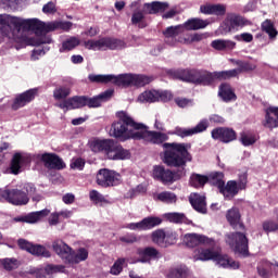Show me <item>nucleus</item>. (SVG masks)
I'll list each match as a JSON object with an SVG mask.
<instances>
[{
    "label": "nucleus",
    "instance_id": "603ef678",
    "mask_svg": "<svg viewBox=\"0 0 278 278\" xmlns=\"http://www.w3.org/2000/svg\"><path fill=\"white\" fill-rule=\"evenodd\" d=\"M43 270H45L46 275H55L58 273H65L66 266L48 264L45 266Z\"/></svg>",
    "mask_w": 278,
    "mask_h": 278
},
{
    "label": "nucleus",
    "instance_id": "1a4fd4ad",
    "mask_svg": "<svg viewBox=\"0 0 278 278\" xmlns=\"http://www.w3.org/2000/svg\"><path fill=\"white\" fill-rule=\"evenodd\" d=\"M92 84H114L115 86H134V74L114 75H94L88 77Z\"/></svg>",
    "mask_w": 278,
    "mask_h": 278
},
{
    "label": "nucleus",
    "instance_id": "49530a36",
    "mask_svg": "<svg viewBox=\"0 0 278 278\" xmlns=\"http://www.w3.org/2000/svg\"><path fill=\"white\" fill-rule=\"evenodd\" d=\"M260 140V136L253 134V132H241L240 134V142L243 144V147H252V144H255Z\"/></svg>",
    "mask_w": 278,
    "mask_h": 278
},
{
    "label": "nucleus",
    "instance_id": "5fc2aeb1",
    "mask_svg": "<svg viewBox=\"0 0 278 278\" xmlns=\"http://www.w3.org/2000/svg\"><path fill=\"white\" fill-rule=\"evenodd\" d=\"M151 77L144 75H134L132 86L142 88L143 86L149 85Z\"/></svg>",
    "mask_w": 278,
    "mask_h": 278
},
{
    "label": "nucleus",
    "instance_id": "423d86ee",
    "mask_svg": "<svg viewBox=\"0 0 278 278\" xmlns=\"http://www.w3.org/2000/svg\"><path fill=\"white\" fill-rule=\"evenodd\" d=\"M52 249L62 262L70 266H74V264H79L88 260V250H86V248H80L75 252L73 248L62 240L53 241Z\"/></svg>",
    "mask_w": 278,
    "mask_h": 278
},
{
    "label": "nucleus",
    "instance_id": "864d4df0",
    "mask_svg": "<svg viewBox=\"0 0 278 278\" xmlns=\"http://www.w3.org/2000/svg\"><path fill=\"white\" fill-rule=\"evenodd\" d=\"M131 23L132 25H138L140 29L147 27V22H144V14H142V12L132 13Z\"/></svg>",
    "mask_w": 278,
    "mask_h": 278
},
{
    "label": "nucleus",
    "instance_id": "79ce46f5",
    "mask_svg": "<svg viewBox=\"0 0 278 278\" xmlns=\"http://www.w3.org/2000/svg\"><path fill=\"white\" fill-rule=\"evenodd\" d=\"M154 200L170 205L177 203V195L170 191H162L154 198Z\"/></svg>",
    "mask_w": 278,
    "mask_h": 278
},
{
    "label": "nucleus",
    "instance_id": "4d7b16f0",
    "mask_svg": "<svg viewBox=\"0 0 278 278\" xmlns=\"http://www.w3.org/2000/svg\"><path fill=\"white\" fill-rule=\"evenodd\" d=\"M89 198H90V201L94 203V205H99V203H108V200L105 199V197L97 190H91L89 192Z\"/></svg>",
    "mask_w": 278,
    "mask_h": 278
},
{
    "label": "nucleus",
    "instance_id": "4468645a",
    "mask_svg": "<svg viewBox=\"0 0 278 278\" xmlns=\"http://www.w3.org/2000/svg\"><path fill=\"white\" fill-rule=\"evenodd\" d=\"M137 140H144L146 142H151L152 144H162L164 148V142L168 140V135L155 130H149V126L144 125L143 128L139 129Z\"/></svg>",
    "mask_w": 278,
    "mask_h": 278
},
{
    "label": "nucleus",
    "instance_id": "09e8293b",
    "mask_svg": "<svg viewBox=\"0 0 278 278\" xmlns=\"http://www.w3.org/2000/svg\"><path fill=\"white\" fill-rule=\"evenodd\" d=\"M236 64L238 66V68H235V71H237V77L240 73H250V71H255V68H257L255 64L247 61H237Z\"/></svg>",
    "mask_w": 278,
    "mask_h": 278
},
{
    "label": "nucleus",
    "instance_id": "4c0bfd02",
    "mask_svg": "<svg viewBox=\"0 0 278 278\" xmlns=\"http://www.w3.org/2000/svg\"><path fill=\"white\" fill-rule=\"evenodd\" d=\"M211 47L216 51H231L236 49V42L229 40L217 39L212 41Z\"/></svg>",
    "mask_w": 278,
    "mask_h": 278
},
{
    "label": "nucleus",
    "instance_id": "4be33fe9",
    "mask_svg": "<svg viewBox=\"0 0 278 278\" xmlns=\"http://www.w3.org/2000/svg\"><path fill=\"white\" fill-rule=\"evenodd\" d=\"M226 220H228L230 227L235 229V231H247V226H244V222H242L240 208L232 207L228 210L226 213Z\"/></svg>",
    "mask_w": 278,
    "mask_h": 278
},
{
    "label": "nucleus",
    "instance_id": "bf43d9fd",
    "mask_svg": "<svg viewBox=\"0 0 278 278\" xmlns=\"http://www.w3.org/2000/svg\"><path fill=\"white\" fill-rule=\"evenodd\" d=\"M174 134L179 138H189L190 136H193L192 128L176 127Z\"/></svg>",
    "mask_w": 278,
    "mask_h": 278
},
{
    "label": "nucleus",
    "instance_id": "052dcab7",
    "mask_svg": "<svg viewBox=\"0 0 278 278\" xmlns=\"http://www.w3.org/2000/svg\"><path fill=\"white\" fill-rule=\"evenodd\" d=\"M123 264H125V258H118L111 267V275H121L123 273Z\"/></svg>",
    "mask_w": 278,
    "mask_h": 278
},
{
    "label": "nucleus",
    "instance_id": "2f4dec72",
    "mask_svg": "<svg viewBox=\"0 0 278 278\" xmlns=\"http://www.w3.org/2000/svg\"><path fill=\"white\" fill-rule=\"evenodd\" d=\"M27 156L23 155L21 152L14 153L10 165L12 175H18L23 164H27Z\"/></svg>",
    "mask_w": 278,
    "mask_h": 278
},
{
    "label": "nucleus",
    "instance_id": "7c9ffc66",
    "mask_svg": "<svg viewBox=\"0 0 278 278\" xmlns=\"http://www.w3.org/2000/svg\"><path fill=\"white\" fill-rule=\"evenodd\" d=\"M210 184V177L198 173H192L189 177V186L197 190L205 188V185Z\"/></svg>",
    "mask_w": 278,
    "mask_h": 278
},
{
    "label": "nucleus",
    "instance_id": "774afa93",
    "mask_svg": "<svg viewBox=\"0 0 278 278\" xmlns=\"http://www.w3.org/2000/svg\"><path fill=\"white\" fill-rule=\"evenodd\" d=\"M157 101H163V103H168V101H172L173 93L170 91H157Z\"/></svg>",
    "mask_w": 278,
    "mask_h": 278
},
{
    "label": "nucleus",
    "instance_id": "7ed1b4c3",
    "mask_svg": "<svg viewBox=\"0 0 278 278\" xmlns=\"http://www.w3.org/2000/svg\"><path fill=\"white\" fill-rule=\"evenodd\" d=\"M174 79L187 81L188 84H195V86H212L216 79L225 81L238 77V71L229 70L222 72H207L203 70H176L172 72Z\"/></svg>",
    "mask_w": 278,
    "mask_h": 278
},
{
    "label": "nucleus",
    "instance_id": "2eb2a0df",
    "mask_svg": "<svg viewBox=\"0 0 278 278\" xmlns=\"http://www.w3.org/2000/svg\"><path fill=\"white\" fill-rule=\"evenodd\" d=\"M17 247L22 251H26L30 253V255H35V257H51V252L41 244H34L26 239H18Z\"/></svg>",
    "mask_w": 278,
    "mask_h": 278
},
{
    "label": "nucleus",
    "instance_id": "f257e3e1",
    "mask_svg": "<svg viewBox=\"0 0 278 278\" xmlns=\"http://www.w3.org/2000/svg\"><path fill=\"white\" fill-rule=\"evenodd\" d=\"M192 144L186 142H165L163 144V159L162 162L168 168H178L172 170L164 165H155L153 167V178L161 184H175L186 177V166L188 162L192 161V154L190 149Z\"/></svg>",
    "mask_w": 278,
    "mask_h": 278
},
{
    "label": "nucleus",
    "instance_id": "37998d69",
    "mask_svg": "<svg viewBox=\"0 0 278 278\" xmlns=\"http://www.w3.org/2000/svg\"><path fill=\"white\" fill-rule=\"evenodd\" d=\"M157 90H147L139 94L138 101L140 103H155L157 101Z\"/></svg>",
    "mask_w": 278,
    "mask_h": 278
},
{
    "label": "nucleus",
    "instance_id": "0e129e2a",
    "mask_svg": "<svg viewBox=\"0 0 278 278\" xmlns=\"http://www.w3.org/2000/svg\"><path fill=\"white\" fill-rule=\"evenodd\" d=\"M17 262L18 261H16L15 258H4L2 261V266L4 270H14V268H16Z\"/></svg>",
    "mask_w": 278,
    "mask_h": 278
},
{
    "label": "nucleus",
    "instance_id": "9d476101",
    "mask_svg": "<svg viewBox=\"0 0 278 278\" xmlns=\"http://www.w3.org/2000/svg\"><path fill=\"white\" fill-rule=\"evenodd\" d=\"M248 178L247 174H242L239 176L237 180H228L224 186L220 188L219 193L223 194L224 199L231 201L240 193V190H247Z\"/></svg>",
    "mask_w": 278,
    "mask_h": 278
},
{
    "label": "nucleus",
    "instance_id": "f3484780",
    "mask_svg": "<svg viewBox=\"0 0 278 278\" xmlns=\"http://www.w3.org/2000/svg\"><path fill=\"white\" fill-rule=\"evenodd\" d=\"M244 25V17L240 15H230L225 22H223L217 30V34H236L240 27Z\"/></svg>",
    "mask_w": 278,
    "mask_h": 278
},
{
    "label": "nucleus",
    "instance_id": "f8f14e48",
    "mask_svg": "<svg viewBox=\"0 0 278 278\" xmlns=\"http://www.w3.org/2000/svg\"><path fill=\"white\" fill-rule=\"evenodd\" d=\"M123 45V40L112 37H104L99 40H88L84 42L85 49H89L91 51H103V49H121Z\"/></svg>",
    "mask_w": 278,
    "mask_h": 278
},
{
    "label": "nucleus",
    "instance_id": "9b49d317",
    "mask_svg": "<svg viewBox=\"0 0 278 278\" xmlns=\"http://www.w3.org/2000/svg\"><path fill=\"white\" fill-rule=\"evenodd\" d=\"M15 42L14 48L18 51L25 47H40V45H51V36H13L9 37Z\"/></svg>",
    "mask_w": 278,
    "mask_h": 278
},
{
    "label": "nucleus",
    "instance_id": "0eeeda50",
    "mask_svg": "<svg viewBox=\"0 0 278 278\" xmlns=\"http://www.w3.org/2000/svg\"><path fill=\"white\" fill-rule=\"evenodd\" d=\"M247 230H236L225 235V242L233 251L244 257L249 256V238L247 237Z\"/></svg>",
    "mask_w": 278,
    "mask_h": 278
},
{
    "label": "nucleus",
    "instance_id": "b1692460",
    "mask_svg": "<svg viewBox=\"0 0 278 278\" xmlns=\"http://www.w3.org/2000/svg\"><path fill=\"white\" fill-rule=\"evenodd\" d=\"M182 242L189 249H194V247H199V244H214V240L210 239L205 235H199L194 232L186 233L184 236Z\"/></svg>",
    "mask_w": 278,
    "mask_h": 278
},
{
    "label": "nucleus",
    "instance_id": "473e14b6",
    "mask_svg": "<svg viewBox=\"0 0 278 278\" xmlns=\"http://www.w3.org/2000/svg\"><path fill=\"white\" fill-rule=\"evenodd\" d=\"M216 257V252L211 249L198 248L194 250L193 260L195 262H208V260H213Z\"/></svg>",
    "mask_w": 278,
    "mask_h": 278
},
{
    "label": "nucleus",
    "instance_id": "a878e982",
    "mask_svg": "<svg viewBox=\"0 0 278 278\" xmlns=\"http://www.w3.org/2000/svg\"><path fill=\"white\" fill-rule=\"evenodd\" d=\"M137 254L139 255V262L141 264H147V262H151V260H157L160 257V251L153 247L139 248L137 250Z\"/></svg>",
    "mask_w": 278,
    "mask_h": 278
},
{
    "label": "nucleus",
    "instance_id": "680f3d73",
    "mask_svg": "<svg viewBox=\"0 0 278 278\" xmlns=\"http://www.w3.org/2000/svg\"><path fill=\"white\" fill-rule=\"evenodd\" d=\"M86 106L89 109L101 108V100L99 96H96L93 98L86 96Z\"/></svg>",
    "mask_w": 278,
    "mask_h": 278
},
{
    "label": "nucleus",
    "instance_id": "bb28decb",
    "mask_svg": "<svg viewBox=\"0 0 278 278\" xmlns=\"http://www.w3.org/2000/svg\"><path fill=\"white\" fill-rule=\"evenodd\" d=\"M49 210H41L38 212H33L24 216H17L14 218L15 223H28L34 225V223H38L40 218H45V216H49Z\"/></svg>",
    "mask_w": 278,
    "mask_h": 278
},
{
    "label": "nucleus",
    "instance_id": "de8ad7c7",
    "mask_svg": "<svg viewBox=\"0 0 278 278\" xmlns=\"http://www.w3.org/2000/svg\"><path fill=\"white\" fill-rule=\"evenodd\" d=\"M177 240H179V235L177 233V231L173 229L165 230L164 249H168V247H173V244H177Z\"/></svg>",
    "mask_w": 278,
    "mask_h": 278
},
{
    "label": "nucleus",
    "instance_id": "a18cd8bd",
    "mask_svg": "<svg viewBox=\"0 0 278 278\" xmlns=\"http://www.w3.org/2000/svg\"><path fill=\"white\" fill-rule=\"evenodd\" d=\"M168 278H188V267L186 265H179L170 268L167 275Z\"/></svg>",
    "mask_w": 278,
    "mask_h": 278
},
{
    "label": "nucleus",
    "instance_id": "58836bf2",
    "mask_svg": "<svg viewBox=\"0 0 278 278\" xmlns=\"http://www.w3.org/2000/svg\"><path fill=\"white\" fill-rule=\"evenodd\" d=\"M208 181L220 192V189L225 185V173L223 172H212L208 175Z\"/></svg>",
    "mask_w": 278,
    "mask_h": 278
},
{
    "label": "nucleus",
    "instance_id": "393cba45",
    "mask_svg": "<svg viewBox=\"0 0 278 278\" xmlns=\"http://www.w3.org/2000/svg\"><path fill=\"white\" fill-rule=\"evenodd\" d=\"M203 37L193 36V37H184V36H165L164 42L169 47H175L177 45H192V42H201Z\"/></svg>",
    "mask_w": 278,
    "mask_h": 278
},
{
    "label": "nucleus",
    "instance_id": "6e6d98bb",
    "mask_svg": "<svg viewBox=\"0 0 278 278\" xmlns=\"http://www.w3.org/2000/svg\"><path fill=\"white\" fill-rule=\"evenodd\" d=\"M208 127H210V121L202 119L193 128H191V131L194 136L197 134H203V131H207Z\"/></svg>",
    "mask_w": 278,
    "mask_h": 278
},
{
    "label": "nucleus",
    "instance_id": "c756f323",
    "mask_svg": "<svg viewBox=\"0 0 278 278\" xmlns=\"http://www.w3.org/2000/svg\"><path fill=\"white\" fill-rule=\"evenodd\" d=\"M214 262H217L218 266L222 268H233V270L240 268V263L231 260L227 255H222L218 252L215 253Z\"/></svg>",
    "mask_w": 278,
    "mask_h": 278
},
{
    "label": "nucleus",
    "instance_id": "cd10ccee",
    "mask_svg": "<svg viewBox=\"0 0 278 278\" xmlns=\"http://www.w3.org/2000/svg\"><path fill=\"white\" fill-rule=\"evenodd\" d=\"M189 202L195 212L199 214H207V202H205V195L193 193L189 197Z\"/></svg>",
    "mask_w": 278,
    "mask_h": 278
},
{
    "label": "nucleus",
    "instance_id": "39448f33",
    "mask_svg": "<svg viewBox=\"0 0 278 278\" xmlns=\"http://www.w3.org/2000/svg\"><path fill=\"white\" fill-rule=\"evenodd\" d=\"M37 189L36 185L31 182H26L21 189H4L1 191L2 199L11 205L23 206L29 203V197L33 198V201H40V195H36Z\"/></svg>",
    "mask_w": 278,
    "mask_h": 278
},
{
    "label": "nucleus",
    "instance_id": "a211bd4d",
    "mask_svg": "<svg viewBox=\"0 0 278 278\" xmlns=\"http://www.w3.org/2000/svg\"><path fill=\"white\" fill-rule=\"evenodd\" d=\"M211 138H213V140H217L218 142H223V144H229V142L238 140V134L236 130H233V128L216 127L211 131Z\"/></svg>",
    "mask_w": 278,
    "mask_h": 278
},
{
    "label": "nucleus",
    "instance_id": "f704fd0d",
    "mask_svg": "<svg viewBox=\"0 0 278 278\" xmlns=\"http://www.w3.org/2000/svg\"><path fill=\"white\" fill-rule=\"evenodd\" d=\"M218 94L226 103H229V101H236V99H238L236 92H233V89H231V85L227 83L219 86Z\"/></svg>",
    "mask_w": 278,
    "mask_h": 278
},
{
    "label": "nucleus",
    "instance_id": "5701e85b",
    "mask_svg": "<svg viewBox=\"0 0 278 278\" xmlns=\"http://www.w3.org/2000/svg\"><path fill=\"white\" fill-rule=\"evenodd\" d=\"M86 96H74L58 103L56 108L66 110V112H68V110H81V108H86Z\"/></svg>",
    "mask_w": 278,
    "mask_h": 278
},
{
    "label": "nucleus",
    "instance_id": "8fccbe9b",
    "mask_svg": "<svg viewBox=\"0 0 278 278\" xmlns=\"http://www.w3.org/2000/svg\"><path fill=\"white\" fill-rule=\"evenodd\" d=\"M76 47H79V39L76 37H71L70 39L62 42V47L60 48V53H64V51H73Z\"/></svg>",
    "mask_w": 278,
    "mask_h": 278
},
{
    "label": "nucleus",
    "instance_id": "3c124183",
    "mask_svg": "<svg viewBox=\"0 0 278 278\" xmlns=\"http://www.w3.org/2000/svg\"><path fill=\"white\" fill-rule=\"evenodd\" d=\"M262 30L268 36H277L278 34L277 28H275V23H273L271 20H265L262 23Z\"/></svg>",
    "mask_w": 278,
    "mask_h": 278
},
{
    "label": "nucleus",
    "instance_id": "338daca9",
    "mask_svg": "<svg viewBox=\"0 0 278 278\" xmlns=\"http://www.w3.org/2000/svg\"><path fill=\"white\" fill-rule=\"evenodd\" d=\"M42 12H43V14H55V12H58V9L55 8V2L50 1V2L46 3L42 7Z\"/></svg>",
    "mask_w": 278,
    "mask_h": 278
},
{
    "label": "nucleus",
    "instance_id": "72a5a7b5",
    "mask_svg": "<svg viewBox=\"0 0 278 278\" xmlns=\"http://www.w3.org/2000/svg\"><path fill=\"white\" fill-rule=\"evenodd\" d=\"M129 150H126L119 143L113 146V149L109 152V160H127L129 159Z\"/></svg>",
    "mask_w": 278,
    "mask_h": 278
},
{
    "label": "nucleus",
    "instance_id": "412c9836",
    "mask_svg": "<svg viewBox=\"0 0 278 278\" xmlns=\"http://www.w3.org/2000/svg\"><path fill=\"white\" fill-rule=\"evenodd\" d=\"M161 223H162V218L155 217V216H149V217H144L141 222L129 224L128 229H132L134 231H136V229L138 231H149L150 229L160 227Z\"/></svg>",
    "mask_w": 278,
    "mask_h": 278
},
{
    "label": "nucleus",
    "instance_id": "dca6fc26",
    "mask_svg": "<svg viewBox=\"0 0 278 278\" xmlns=\"http://www.w3.org/2000/svg\"><path fill=\"white\" fill-rule=\"evenodd\" d=\"M37 160H40L49 170H64L66 168V163L55 153L45 152L43 154H39Z\"/></svg>",
    "mask_w": 278,
    "mask_h": 278
},
{
    "label": "nucleus",
    "instance_id": "c9c22d12",
    "mask_svg": "<svg viewBox=\"0 0 278 278\" xmlns=\"http://www.w3.org/2000/svg\"><path fill=\"white\" fill-rule=\"evenodd\" d=\"M143 8L147 14H160V12H166V10H168V3L154 1L144 3Z\"/></svg>",
    "mask_w": 278,
    "mask_h": 278
},
{
    "label": "nucleus",
    "instance_id": "c85d7f7f",
    "mask_svg": "<svg viewBox=\"0 0 278 278\" xmlns=\"http://www.w3.org/2000/svg\"><path fill=\"white\" fill-rule=\"evenodd\" d=\"M116 142L113 139H103V140H96L92 143V151L96 153H105L108 157H110V153L112 149H114V144Z\"/></svg>",
    "mask_w": 278,
    "mask_h": 278
},
{
    "label": "nucleus",
    "instance_id": "6ab92c4d",
    "mask_svg": "<svg viewBox=\"0 0 278 278\" xmlns=\"http://www.w3.org/2000/svg\"><path fill=\"white\" fill-rule=\"evenodd\" d=\"M37 94H38V89H36V88L28 89V90L17 94L13 100L11 110L16 112V110H21V108H25V105L31 103V101H34V99H36Z\"/></svg>",
    "mask_w": 278,
    "mask_h": 278
},
{
    "label": "nucleus",
    "instance_id": "ddd939ff",
    "mask_svg": "<svg viewBox=\"0 0 278 278\" xmlns=\"http://www.w3.org/2000/svg\"><path fill=\"white\" fill-rule=\"evenodd\" d=\"M96 182L98 186H101V188L118 186V184H121V174L112 169L101 168L97 173Z\"/></svg>",
    "mask_w": 278,
    "mask_h": 278
},
{
    "label": "nucleus",
    "instance_id": "13d9d810",
    "mask_svg": "<svg viewBox=\"0 0 278 278\" xmlns=\"http://www.w3.org/2000/svg\"><path fill=\"white\" fill-rule=\"evenodd\" d=\"M263 230L265 233H273L275 231H278L277 224L275 223V219H267L263 222Z\"/></svg>",
    "mask_w": 278,
    "mask_h": 278
},
{
    "label": "nucleus",
    "instance_id": "f03ea898",
    "mask_svg": "<svg viewBox=\"0 0 278 278\" xmlns=\"http://www.w3.org/2000/svg\"><path fill=\"white\" fill-rule=\"evenodd\" d=\"M72 22L52 21L42 22L39 18H23L10 14H0V33L2 36L21 34V31H33L35 36H47L51 31H71Z\"/></svg>",
    "mask_w": 278,
    "mask_h": 278
},
{
    "label": "nucleus",
    "instance_id": "e433bc0d",
    "mask_svg": "<svg viewBox=\"0 0 278 278\" xmlns=\"http://www.w3.org/2000/svg\"><path fill=\"white\" fill-rule=\"evenodd\" d=\"M164 218L168 220V223H174L175 225H190V219L186 217V214L184 213H165Z\"/></svg>",
    "mask_w": 278,
    "mask_h": 278
},
{
    "label": "nucleus",
    "instance_id": "c03bdc74",
    "mask_svg": "<svg viewBox=\"0 0 278 278\" xmlns=\"http://www.w3.org/2000/svg\"><path fill=\"white\" fill-rule=\"evenodd\" d=\"M71 97V87L68 86H60L54 89L53 91V98L55 101H66V98Z\"/></svg>",
    "mask_w": 278,
    "mask_h": 278
},
{
    "label": "nucleus",
    "instance_id": "e2e57ef3",
    "mask_svg": "<svg viewBox=\"0 0 278 278\" xmlns=\"http://www.w3.org/2000/svg\"><path fill=\"white\" fill-rule=\"evenodd\" d=\"M225 14H227V8L225 7V4H213V16H225Z\"/></svg>",
    "mask_w": 278,
    "mask_h": 278
},
{
    "label": "nucleus",
    "instance_id": "69168bd1",
    "mask_svg": "<svg viewBox=\"0 0 278 278\" xmlns=\"http://www.w3.org/2000/svg\"><path fill=\"white\" fill-rule=\"evenodd\" d=\"M71 168H73L74 170L77 169V170H84V167L86 166V161L81 157H78L76 160H74L72 163H71Z\"/></svg>",
    "mask_w": 278,
    "mask_h": 278
},
{
    "label": "nucleus",
    "instance_id": "20e7f679",
    "mask_svg": "<svg viewBox=\"0 0 278 278\" xmlns=\"http://www.w3.org/2000/svg\"><path fill=\"white\" fill-rule=\"evenodd\" d=\"M116 121L111 125L109 134L111 138H116L121 142H126V140H138V134L140 129L144 128L143 123H138L134 121L126 111H118L115 113Z\"/></svg>",
    "mask_w": 278,
    "mask_h": 278
},
{
    "label": "nucleus",
    "instance_id": "ea45409f",
    "mask_svg": "<svg viewBox=\"0 0 278 278\" xmlns=\"http://www.w3.org/2000/svg\"><path fill=\"white\" fill-rule=\"evenodd\" d=\"M273 110H278V108L277 106H269L266 110L265 122L263 123V125L267 129H275V127H278V119L270 116V114H275V112H273Z\"/></svg>",
    "mask_w": 278,
    "mask_h": 278
},
{
    "label": "nucleus",
    "instance_id": "aec40b11",
    "mask_svg": "<svg viewBox=\"0 0 278 278\" xmlns=\"http://www.w3.org/2000/svg\"><path fill=\"white\" fill-rule=\"evenodd\" d=\"M37 94H38V89H36V88L28 89V90L17 94L13 100L11 110L16 112V110H21V108H25V105L31 103V101H34V99H36Z\"/></svg>",
    "mask_w": 278,
    "mask_h": 278
},
{
    "label": "nucleus",
    "instance_id": "a19ab883",
    "mask_svg": "<svg viewBox=\"0 0 278 278\" xmlns=\"http://www.w3.org/2000/svg\"><path fill=\"white\" fill-rule=\"evenodd\" d=\"M166 238V230L164 228H159L151 233V240L154 244L157 247H161V249H164Z\"/></svg>",
    "mask_w": 278,
    "mask_h": 278
},
{
    "label": "nucleus",
    "instance_id": "6e6552de",
    "mask_svg": "<svg viewBox=\"0 0 278 278\" xmlns=\"http://www.w3.org/2000/svg\"><path fill=\"white\" fill-rule=\"evenodd\" d=\"M210 25L207 20H201L198 17L189 18L187 22L176 26H169L163 30V36H179L184 31H197L199 29H205Z\"/></svg>",
    "mask_w": 278,
    "mask_h": 278
}]
</instances>
